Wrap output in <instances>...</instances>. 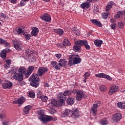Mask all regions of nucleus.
<instances>
[{"instance_id":"f257e3e1","label":"nucleus","mask_w":125,"mask_h":125,"mask_svg":"<svg viewBox=\"0 0 125 125\" xmlns=\"http://www.w3.org/2000/svg\"><path fill=\"white\" fill-rule=\"evenodd\" d=\"M68 65L69 66H74L76 64H80L82 62V59L79 55H71L68 57Z\"/></svg>"},{"instance_id":"f03ea898","label":"nucleus","mask_w":125,"mask_h":125,"mask_svg":"<svg viewBox=\"0 0 125 125\" xmlns=\"http://www.w3.org/2000/svg\"><path fill=\"white\" fill-rule=\"evenodd\" d=\"M42 110H40L38 112V115L41 116V117H39L38 119L39 120H40L41 122H42L44 125L48 123V122H50V121L53 120V117L52 116L46 115L44 117V114L42 113Z\"/></svg>"},{"instance_id":"7ed1b4c3","label":"nucleus","mask_w":125,"mask_h":125,"mask_svg":"<svg viewBox=\"0 0 125 125\" xmlns=\"http://www.w3.org/2000/svg\"><path fill=\"white\" fill-rule=\"evenodd\" d=\"M73 93H76V99L77 101H81L82 99H83L86 96L85 93L83 90H77L74 89L73 90Z\"/></svg>"},{"instance_id":"20e7f679","label":"nucleus","mask_w":125,"mask_h":125,"mask_svg":"<svg viewBox=\"0 0 125 125\" xmlns=\"http://www.w3.org/2000/svg\"><path fill=\"white\" fill-rule=\"evenodd\" d=\"M101 105V101H97L93 104L92 107L91 108V113L93 114L94 116H96L97 114V108L98 107H100Z\"/></svg>"},{"instance_id":"39448f33","label":"nucleus","mask_w":125,"mask_h":125,"mask_svg":"<svg viewBox=\"0 0 125 125\" xmlns=\"http://www.w3.org/2000/svg\"><path fill=\"white\" fill-rule=\"evenodd\" d=\"M75 44H79V45H83L87 50H89V49H90V46L88 45L87 41L86 40L77 41L75 42Z\"/></svg>"},{"instance_id":"423d86ee","label":"nucleus","mask_w":125,"mask_h":125,"mask_svg":"<svg viewBox=\"0 0 125 125\" xmlns=\"http://www.w3.org/2000/svg\"><path fill=\"white\" fill-rule=\"evenodd\" d=\"M48 72V68L46 66L40 67L38 70L37 74L39 77H42V75L47 73Z\"/></svg>"},{"instance_id":"0eeeda50","label":"nucleus","mask_w":125,"mask_h":125,"mask_svg":"<svg viewBox=\"0 0 125 125\" xmlns=\"http://www.w3.org/2000/svg\"><path fill=\"white\" fill-rule=\"evenodd\" d=\"M12 42L14 44V47H15L17 50H20V49L23 47V45L20 41L15 39L13 40Z\"/></svg>"},{"instance_id":"6e6552de","label":"nucleus","mask_w":125,"mask_h":125,"mask_svg":"<svg viewBox=\"0 0 125 125\" xmlns=\"http://www.w3.org/2000/svg\"><path fill=\"white\" fill-rule=\"evenodd\" d=\"M13 79L16 81H19V82H22L24 80V76L19 72H15L13 74Z\"/></svg>"},{"instance_id":"1a4fd4ad","label":"nucleus","mask_w":125,"mask_h":125,"mask_svg":"<svg viewBox=\"0 0 125 125\" xmlns=\"http://www.w3.org/2000/svg\"><path fill=\"white\" fill-rule=\"evenodd\" d=\"M119 90V86L117 85H112L109 89V95H113L114 93L117 92Z\"/></svg>"},{"instance_id":"9d476101","label":"nucleus","mask_w":125,"mask_h":125,"mask_svg":"<svg viewBox=\"0 0 125 125\" xmlns=\"http://www.w3.org/2000/svg\"><path fill=\"white\" fill-rule=\"evenodd\" d=\"M95 76L97 78H100L101 79H106V80L112 81V78H111L110 76L106 75V74L104 73L96 74Z\"/></svg>"},{"instance_id":"9b49d317","label":"nucleus","mask_w":125,"mask_h":125,"mask_svg":"<svg viewBox=\"0 0 125 125\" xmlns=\"http://www.w3.org/2000/svg\"><path fill=\"white\" fill-rule=\"evenodd\" d=\"M42 20L45 22H51V17L47 13L43 14L41 17Z\"/></svg>"},{"instance_id":"f8f14e48","label":"nucleus","mask_w":125,"mask_h":125,"mask_svg":"<svg viewBox=\"0 0 125 125\" xmlns=\"http://www.w3.org/2000/svg\"><path fill=\"white\" fill-rule=\"evenodd\" d=\"M29 81L32 83L39 82H40V77L37 74H32L29 78Z\"/></svg>"},{"instance_id":"ddd939ff","label":"nucleus","mask_w":125,"mask_h":125,"mask_svg":"<svg viewBox=\"0 0 125 125\" xmlns=\"http://www.w3.org/2000/svg\"><path fill=\"white\" fill-rule=\"evenodd\" d=\"M122 116L121 113H116L113 116V120L114 122H119L121 121Z\"/></svg>"},{"instance_id":"4468645a","label":"nucleus","mask_w":125,"mask_h":125,"mask_svg":"<svg viewBox=\"0 0 125 125\" xmlns=\"http://www.w3.org/2000/svg\"><path fill=\"white\" fill-rule=\"evenodd\" d=\"M9 51V49L7 48L2 50L0 53V57H1L2 59H5V58H6V54Z\"/></svg>"},{"instance_id":"2eb2a0df","label":"nucleus","mask_w":125,"mask_h":125,"mask_svg":"<svg viewBox=\"0 0 125 125\" xmlns=\"http://www.w3.org/2000/svg\"><path fill=\"white\" fill-rule=\"evenodd\" d=\"M31 35L32 37H37V35L39 34V28L36 27H33L32 29Z\"/></svg>"},{"instance_id":"dca6fc26","label":"nucleus","mask_w":125,"mask_h":125,"mask_svg":"<svg viewBox=\"0 0 125 125\" xmlns=\"http://www.w3.org/2000/svg\"><path fill=\"white\" fill-rule=\"evenodd\" d=\"M24 101H25V98L24 97H21L18 100L14 101L13 103L14 104H20V105H22V104Z\"/></svg>"},{"instance_id":"f3484780","label":"nucleus","mask_w":125,"mask_h":125,"mask_svg":"<svg viewBox=\"0 0 125 125\" xmlns=\"http://www.w3.org/2000/svg\"><path fill=\"white\" fill-rule=\"evenodd\" d=\"M73 92H74L73 91H71V90H65L64 91L63 94H59V97H62V96L66 97V96H68V95H71Z\"/></svg>"},{"instance_id":"a211bd4d","label":"nucleus","mask_w":125,"mask_h":125,"mask_svg":"<svg viewBox=\"0 0 125 125\" xmlns=\"http://www.w3.org/2000/svg\"><path fill=\"white\" fill-rule=\"evenodd\" d=\"M67 64V61L66 59H60L59 61L58 65L59 67H66Z\"/></svg>"},{"instance_id":"6ab92c4d","label":"nucleus","mask_w":125,"mask_h":125,"mask_svg":"<svg viewBox=\"0 0 125 125\" xmlns=\"http://www.w3.org/2000/svg\"><path fill=\"white\" fill-rule=\"evenodd\" d=\"M51 65L56 70H61V68H60V66H59V65H59L58 63L56 61H51Z\"/></svg>"},{"instance_id":"aec40b11","label":"nucleus","mask_w":125,"mask_h":125,"mask_svg":"<svg viewBox=\"0 0 125 125\" xmlns=\"http://www.w3.org/2000/svg\"><path fill=\"white\" fill-rule=\"evenodd\" d=\"M72 113V111L70 110V109H65L62 113V118H65V117H67V116L71 115Z\"/></svg>"},{"instance_id":"412c9836","label":"nucleus","mask_w":125,"mask_h":125,"mask_svg":"<svg viewBox=\"0 0 125 125\" xmlns=\"http://www.w3.org/2000/svg\"><path fill=\"white\" fill-rule=\"evenodd\" d=\"M31 109H32V105H28L25 106L23 108V110L24 114L28 115V114L30 113V110H31Z\"/></svg>"},{"instance_id":"4be33fe9","label":"nucleus","mask_w":125,"mask_h":125,"mask_svg":"<svg viewBox=\"0 0 125 125\" xmlns=\"http://www.w3.org/2000/svg\"><path fill=\"white\" fill-rule=\"evenodd\" d=\"M90 21L94 25H96V26H98V27H102V24L98 21V20L92 19L90 20Z\"/></svg>"},{"instance_id":"5701e85b","label":"nucleus","mask_w":125,"mask_h":125,"mask_svg":"<svg viewBox=\"0 0 125 125\" xmlns=\"http://www.w3.org/2000/svg\"><path fill=\"white\" fill-rule=\"evenodd\" d=\"M12 85H13L12 83L10 82L4 83L2 84V87H3L5 89L11 87Z\"/></svg>"},{"instance_id":"b1692460","label":"nucleus","mask_w":125,"mask_h":125,"mask_svg":"<svg viewBox=\"0 0 125 125\" xmlns=\"http://www.w3.org/2000/svg\"><path fill=\"white\" fill-rule=\"evenodd\" d=\"M80 7L83 9H88L90 7V4L88 3L87 1L83 2L81 5Z\"/></svg>"},{"instance_id":"393cba45","label":"nucleus","mask_w":125,"mask_h":125,"mask_svg":"<svg viewBox=\"0 0 125 125\" xmlns=\"http://www.w3.org/2000/svg\"><path fill=\"white\" fill-rule=\"evenodd\" d=\"M25 54L28 58H30L31 56L33 55L34 53V51L33 50H30L29 49H27L25 51Z\"/></svg>"},{"instance_id":"a878e982","label":"nucleus","mask_w":125,"mask_h":125,"mask_svg":"<svg viewBox=\"0 0 125 125\" xmlns=\"http://www.w3.org/2000/svg\"><path fill=\"white\" fill-rule=\"evenodd\" d=\"M79 116L80 115L79 114V110L78 109H75L71 115L72 118H74L75 119L79 118Z\"/></svg>"},{"instance_id":"bb28decb","label":"nucleus","mask_w":125,"mask_h":125,"mask_svg":"<svg viewBox=\"0 0 125 125\" xmlns=\"http://www.w3.org/2000/svg\"><path fill=\"white\" fill-rule=\"evenodd\" d=\"M103 41L101 40H97L94 41V44L97 47H100Z\"/></svg>"},{"instance_id":"cd10ccee","label":"nucleus","mask_w":125,"mask_h":125,"mask_svg":"<svg viewBox=\"0 0 125 125\" xmlns=\"http://www.w3.org/2000/svg\"><path fill=\"white\" fill-rule=\"evenodd\" d=\"M73 50L75 52H80L81 51V46L79 44L74 45L73 46Z\"/></svg>"},{"instance_id":"c85d7f7f","label":"nucleus","mask_w":125,"mask_h":125,"mask_svg":"<svg viewBox=\"0 0 125 125\" xmlns=\"http://www.w3.org/2000/svg\"><path fill=\"white\" fill-rule=\"evenodd\" d=\"M54 32L57 34V35H63L64 34V31L61 28L54 29Z\"/></svg>"},{"instance_id":"c756f323","label":"nucleus","mask_w":125,"mask_h":125,"mask_svg":"<svg viewBox=\"0 0 125 125\" xmlns=\"http://www.w3.org/2000/svg\"><path fill=\"white\" fill-rule=\"evenodd\" d=\"M68 105H73L75 103V99L72 98H68L66 100Z\"/></svg>"},{"instance_id":"7c9ffc66","label":"nucleus","mask_w":125,"mask_h":125,"mask_svg":"<svg viewBox=\"0 0 125 125\" xmlns=\"http://www.w3.org/2000/svg\"><path fill=\"white\" fill-rule=\"evenodd\" d=\"M112 5H114V2L110 1L108 3V5L105 7V11H109L112 7Z\"/></svg>"},{"instance_id":"2f4dec72","label":"nucleus","mask_w":125,"mask_h":125,"mask_svg":"<svg viewBox=\"0 0 125 125\" xmlns=\"http://www.w3.org/2000/svg\"><path fill=\"white\" fill-rule=\"evenodd\" d=\"M62 43L64 46H70V45H71V42L70 41H69L68 39H66L63 40Z\"/></svg>"},{"instance_id":"473e14b6","label":"nucleus","mask_w":125,"mask_h":125,"mask_svg":"<svg viewBox=\"0 0 125 125\" xmlns=\"http://www.w3.org/2000/svg\"><path fill=\"white\" fill-rule=\"evenodd\" d=\"M51 104L54 106H59V102H58L56 99H52Z\"/></svg>"},{"instance_id":"72a5a7b5","label":"nucleus","mask_w":125,"mask_h":125,"mask_svg":"<svg viewBox=\"0 0 125 125\" xmlns=\"http://www.w3.org/2000/svg\"><path fill=\"white\" fill-rule=\"evenodd\" d=\"M18 73H19L20 74H21L22 76H24V74H25V73H26V68L23 67L20 68L18 69Z\"/></svg>"},{"instance_id":"f704fd0d","label":"nucleus","mask_w":125,"mask_h":125,"mask_svg":"<svg viewBox=\"0 0 125 125\" xmlns=\"http://www.w3.org/2000/svg\"><path fill=\"white\" fill-rule=\"evenodd\" d=\"M99 90L101 92H105L107 91V87L104 85H102L99 87Z\"/></svg>"},{"instance_id":"c9c22d12","label":"nucleus","mask_w":125,"mask_h":125,"mask_svg":"<svg viewBox=\"0 0 125 125\" xmlns=\"http://www.w3.org/2000/svg\"><path fill=\"white\" fill-rule=\"evenodd\" d=\"M60 100L58 101L59 102V105H60V104H63L64 102H65V100L66 99V97L62 96V97H60Z\"/></svg>"},{"instance_id":"e433bc0d","label":"nucleus","mask_w":125,"mask_h":125,"mask_svg":"<svg viewBox=\"0 0 125 125\" xmlns=\"http://www.w3.org/2000/svg\"><path fill=\"white\" fill-rule=\"evenodd\" d=\"M72 32L73 33H74V34H75V35H76V36H79V35H80V31H79L77 28L76 27H73L72 29Z\"/></svg>"},{"instance_id":"4c0bfd02","label":"nucleus","mask_w":125,"mask_h":125,"mask_svg":"<svg viewBox=\"0 0 125 125\" xmlns=\"http://www.w3.org/2000/svg\"><path fill=\"white\" fill-rule=\"evenodd\" d=\"M27 70V72H28L29 74H32V73H33L34 71V70H35V67L33 66H30L28 67Z\"/></svg>"},{"instance_id":"58836bf2","label":"nucleus","mask_w":125,"mask_h":125,"mask_svg":"<svg viewBox=\"0 0 125 125\" xmlns=\"http://www.w3.org/2000/svg\"><path fill=\"white\" fill-rule=\"evenodd\" d=\"M30 85L33 87H38L40 85V83L39 82H32L30 83Z\"/></svg>"},{"instance_id":"ea45409f","label":"nucleus","mask_w":125,"mask_h":125,"mask_svg":"<svg viewBox=\"0 0 125 125\" xmlns=\"http://www.w3.org/2000/svg\"><path fill=\"white\" fill-rule=\"evenodd\" d=\"M101 124L102 125H108V120L106 119H102L101 121Z\"/></svg>"},{"instance_id":"a19ab883","label":"nucleus","mask_w":125,"mask_h":125,"mask_svg":"<svg viewBox=\"0 0 125 125\" xmlns=\"http://www.w3.org/2000/svg\"><path fill=\"white\" fill-rule=\"evenodd\" d=\"M103 19H107L108 16H109V13L108 12H104L102 14Z\"/></svg>"},{"instance_id":"79ce46f5","label":"nucleus","mask_w":125,"mask_h":125,"mask_svg":"<svg viewBox=\"0 0 125 125\" xmlns=\"http://www.w3.org/2000/svg\"><path fill=\"white\" fill-rule=\"evenodd\" d=\"M24 37L26 41H29L31 40V38H32V36L29 34H25Z\"/></svg>"},{"instance_id":"37998d69","label":"nucleus","mask_w":125,"mask_h":125,"mask_svg":"<svg viewBox=\"0 0 125 125\" xmlns=\"http://www.w3.org/2000/svg\"><path fill=\"white\" fill-rule=\"evenodd\" d=\"M29 97H31V98H35V96H36V95L35 94V93L33 91H30L28 93Z\"/></svg>"},{"instance_id":"c03bdc74","label":"nucleus","mask_w":125,"mask_h":125,"mask_svg":"<svg viewBox=\"0 0 125 125\" xmlns=\"http://www.w3.org/2000/svg\"><path fill=\"white\" fill-rule=\"evenodd\" d=\"M40 98L43 101V102H46L48 99L47 97L46 96H42Z\"/></svg>"},{"instance_id":"a18cd8bd","label":"nucleus","mask_w":125,"mask_h":125,"mask_svg":"<svg viewBox=\"0 0 125 125\" xmlns=\"http://www.w3.org/2000/svg\"><path fill=\"white\" fill-rule=\"evenodd\" d=\"M9 119H6L4 120V121H3L2 122V125H9Z\"/></svg>"},{"instance_id":"49530a36","label":"nucleus","mask_w":125,"mask_h":125,"mask_svg":"<svg viewBox=\"0 0 125 125\" xmlns=\"http://www.w3.org/2000/svg\"><path fill=\"white\" fill-rule=\"evenodd\" d=\"M17 33L19 35L20 34H24V29H22L21 27H19L18 29Z\"/></svg>"},{"instance_id":"de8ad7c7","label":"nucleus","mask_w":125,"mask_h":125,"mask_svg":"<svg viewBox=\"0 0 125 125\" xmlns=\"http://www.w3.org/2000/svg\"><path fill=\"white\" fill-rule=\"evenodd\" d=\"M1 44H4V46H5V47H10V44L9 42H7L5 40V42H3Z\"/></svg>"},{"instance_id":"09e8293b","label":"nucleus","mask_w":125,"mask_h":125,"mask_svg":"<svg viewBox=\"0 0 125 125\" xmlns=\"http://www.w3.org/2000/svg\"><path fill=\"white\" fill-rule=\"evenodd\" d=\"M118 13L119 14V16H120V17H122V16H124V15H125V11L124 10L119 11Z\"/></svg>"},{"instance_id":"8fccbe9b","label":"nucleus","mask_w":125,"mask_h":125,"mask_svg":"<svg viewBox=\"0 0 125 125\" xmlns=\"http://www.w3.org/2000/svg\"><path fill=\"white\" fill-rule=\"evenodd\" d=\"M29 0H22L20 2V5H21V6H23V5H25V4H26V3H25V1H29Z\"/></svg>"},{"instance_id":"3c124183","label":"nucleus","mask_w":125,"mask_h":125,"mask_svg":"<svg viewBox=\"0 0 125 125\" xmlns=\"http://www.w3.org/2000/svg\"><path fill=\"white\" fill-rule=\"evenodd\" d=\"M125 26V23L123 22H120L118 23V27L120 28H124Z\"/></svg>"},{"instance_id":"603ef678","label":"nucleus","mask_w":125,"mask_h":125,"mask_svg":"<svg viewBox=\"0 0 125 125\" xmlns=\"http://www.w3.org/2000/svg\"><path fill=\"white\" fill-rule=\"evenodd\" d=\"M117 105L118 106V107H119V108H121V109H123V107H124V104H122L121 103L119 102Z\"/></svg>"},{"instance_id":"864d4df0","label":"nucleus","mask_w":125,"mask_h":125,"mask_svg":"<svg viewBox=\"0 0 125 125\" xmlns=\"http://www.w3.org/2000/svg\"><path fill=\"white\" fill-rule=\"evenodd\" d=\"M42 92L40 90H38L37 91V95L38 98H40L42 96Z\"/></svg>"},{"instance_id":"5fc2aeb1","label":"nucleus","mask_w":125,"mask_h":125,"mask_svg":"<svg viewBox=\"0 0 125 125\" xmlns=\"http://www.w3.org/2000/svg\"><path fill=\"white\" fill-rule=\"evenodd\" d=\"M116 23H113L111 24L110 27L112 30H115L116 27Z\"/></svg>"},{"instance_id":"6e6d98bb","label":"nucleus","mask_w":125,"mask_h":125,"mask_svg":"<svg viewBox=\"0 0 125 125\" xmlns=\"http://www.w3.org/2000/svg\"><path fill=\"white\" fill-rule=\"evenodd\" d=\"M90 74L88 73V72H87L84 74V79H87L89 78Z\"/></svg>"},{"instance_id":"4d7b16f0","label":"nucleus","mask_w":125,"mask_h":125,"mask_svg":"<svg viewBox=\"0 0 125 125\" xmlns=\"http://www.w3.org/2000/svg\"><path fill=\"white\" fill-rule=\"evenodd\" d=\"M86 1L91 5V2H93V1H97V0H87Z\"/></svg>"},{"instance_id":"13d9d810","label":"nucleus","mask_w":125,"mask_h":125,"mask_svg":"<svg viewBox=\"0 0 125 125\" xmlns=\"http://www.w3.org/2000/svg\"><path fill=\"white\" fill-rule=\"evenodd\" d=\"M25 74V78H29V77H30V75H31V73H30L29 72H28L27 71V72L26 73H24Z\"/></svg>"},{"instance_id":"bf43d9fd","label":"nucleus","mask_w":125,"mask_h":125,"mask_svg":"<svg viewBox=\"0 0 125 125\" xmlns=\"http://www.w3.org/2000/svg\"><path fill=\"white\" fill-rule=\"evenodd\" d=\"M9 67H10V65L9 64H4V69H8Z\"/></svg>"},{"instance_id":"052dcab7","label":"nucleus","mask_w":125,"mask_h":125,"mask_svg":"<svg viewBox=\"0 0 125 125\" xmlns=\"http://www.w3.org/2000/svg\"><path fill=\"white\" fill-rule=\"evenodd\" d=\"M55 56L57 57V58H58V59H60V58H61L62 55L60 54H57L55 55Z\"/></svg>"},{"instance_id":"680f3d73","label":"nucleus","mask_w":125,"mask_h":125,"mask_svg":"<svg viewBox=\"0 0 125 125\" xmlns=\"http://www.w3.org/2000/svg\"><path fill=\"white\" fill-rule=\"evenodd\" d=\"M0 16H1V17H2V18H4V19L6 18V15H5V14H4V13H1L0 14Z\"/></svg>"},{"instance_id":"e2e57ef3","label":"nucleus","mask_w":125,"mask_h":125,"mask_svg":"<svg viewBox=\"0 0 125 125\" xmlns=\"http://www.w3.org/2000/svg\"><path fill=\"white\" fill-rule=\"evenodd\" d=\"M120 17H121L118 13H117V14H116L114 16L115 19H118L120 18Z\"/></svg>"},{"instance_id":"0e129e2a","label":"nucleus","mask_w":125,"mask_h":125,"mask_svg":"<svg viewBox=\"0 0 125 125\" xmlns=\"http://www.w3.org/2000/svg\"><path fill=\"white\" fill-rule=\"evenodd\" d=\"M6 63L7 64L10 65H11V61L7 60V61H6Z\"/></svg>"},{"instance_id":"69168bd1","label":"nucleus","mask_w":125,"mask_h":125,"mask_svg":"<svg viewBox=\"0 0 125 125\" xmlns=\"http://www.w3.org/2000/svg\"><path fill=\"white\" fill-rule=\"evenodd\" d=\"M3 42H5V40H3V39L2 38H0V44H2V43H3Z\"/></svg>"},{"instance_id":"338daca9","label":"nucleus","mask_w":125,"mask_h":125,"mask_svg":"<svg viewBox=\"0 0 125 125\" xmlns=\"http://www.w3.org/2000/svg\"><path fill=\"white\" fill-rule=\"evenodd\" d=\"M6 117L5 114L0 115V119H5Z\"/></svg>"},{"instance_id":"774afa93","label":"nucleus","mask_w":125,"mask_h":125,"mask_svg":"<svg viewBox=\"0 0 125 125\" xmlns=\"http://www.w3.org/2000/svg\"><path fill=\"white\" fill-rule=\"evenodd\" d=\"M10 1L11 3L14 4V3H16L17 0H10Z\"/></svg>"}]
</instances>
